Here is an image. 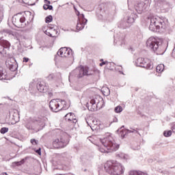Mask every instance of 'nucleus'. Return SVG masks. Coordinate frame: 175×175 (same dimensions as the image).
I'll use <instances>...</instances> for the list:
<instances>
[{
	"label": "nucleus",
	"mask_w": 175,
	"mask_h": 175,
	"mask_svg": "<svg viewBox=\"0 0 175 175\" xmlns=\"http://www.w3.org/2000/svg\"><path fill=\"white\" fill-rule=\"evenodd\" d=\"M36 152L38 154V155H42V148H39L38 150H36Z\"/></svg>",
	"instance_id": "35"
},
{
	"label": "nucleus",
	"mask_w": 175,
	"mask_h": 175,
	"mask_svg": "<svg viewBox=\"0 0 175 175\" xmlns=\"http://www.w3.org/2000/svg\"><path fill=\"white\" fill-rule=\"evenodd\" d=\"M131 130L129 129H126V132L124 135H121L122 137H125V135H128V133H137L138 135H140L139 131H137V129H132L131 128Z\"/></svg>",
	"instance_id": "20"
},
{
	"label": "nucleus",
	"mask_w": 175,
	"mask_h": 175,
	"mask_svg": "<svg viewBox=\"0 0 175 175\" xmlns=\"http://www.w3.org/2000/svg\"><path fill=\"white\" fill-rule=\"evenodd\" d=\"M95 103H96V100H95V98H93L90 100V104L92 105V106H94Z\"/></svg>",
	"instance_id": "36"
},
{
	"label": "nucleus",
	"mask_w": 175,
	"mask_h": 175,
	"mask_svg": "<svg viewBox=\"0 0 175 175\" xmlns=\"http://www.w3.org/2000/svg\"><path fill=\"white\" fill-rule=\"evenodd\" d=\"M172 130L173 131L174 133H175V124L174 126H172Z\"/></svg>",
	"instance_id": "45"
},
{
	"label": "nucleus",
	"mask_w": 175,
	"mask_h": 175,
	"mask_svg": "<svg viewBox=\"0 0 175 175\" xmlns=\"http://www.w3.org/2000/svg\"><path fill=\"white\" fill-rule=\"evenodd\" d=\"M114 110L116 113H121V111H122V107L118 105L116 107H115Z\"/></svg>",
	"instance_id": "30"
},
{
	"label": "nucleus",
	"mask_w": 175,
	"mask_h": 175,
	"mask_svg": "<svg viewBox=\"0 0 175 175\" xmlns=\"http://www.w3.org/2000/svg\"><path fill=\"white\" fill-rule=\"evenodd\" d=\"M77 16H79V20H81V18H80V16H81V14H80V12H78Z\"/></svg>",
	"instance_id": "46"
},
{
	"label": "nucleus",
	"mask_w": 175,
	"mask_h": 175,
	"mask_svg": "<svg viewBox=\"0 0 175 175\" xmlns=\"http://www.w3.org/2000/svg\"><path fill=\"white\" fill-rule=\"evenodd\" d=\"M100 141L102 143L103 146H104V147L106 148L108 150H106L103 148H98V150L100 152H113L114 151H117V150L120 148V144L116 143V141L111 135H109L108 137L103 139H100Z\"/></svg>",
	"instance_id": "2"
},
{
	"label": "nucleus",
	"mask_w": 175,
	"mask_h": 175,
	"mask_svg": "<svg viewBox=\"0 0 175 175\" xmlns=\"http://www.w3.org/2000/svg\"><path fill=\"white\" fill-rule=\"evenodd\" d=\"M0 175H8V173H6V172H3V173H1Z\"/></svg>",
	"instance_id": "47"
},
{
	"label": "nucleus",
	"mask_w": 175,
	"mask_h": 175,
	"mask_svg": "<svg viewBox=\"0 0 175 175\" xmlns=\"http://www.w3.org/2000/svg\"><path fill=\"white\" fill-rule=\"evenodd\" d=\"M83 159H86L87 161H91L94 157L91 154H85L82 157Z\"/></svg>",
	"instance_id": "27"
},
{
	"label": "nucleus",
	"mask_w": 175,
	"mask_h": 175,
	"mask_svg": "<svg viewBox=\"0 0 175 175\" xmlns=\"http://www.w3.org/2000/svg\"><path fill=\"white\" fill-rule=\"evenodd\" d=\"M105 91H107V93L106 92L102 90L103 93V94L105 96H107L108 95H110V89H109L108 88H105Z\"/></svg>",
	"instance_id": "31"
},
{
	"label": "nucleus",
	"mask_w": 175,
	"mask_h": 175,
	"mask_svg": "<svg viewBox=\"0 0 175 175\" xmlns=\"http://www.w3.org/2000/svg\"><path fill=\"white\" fill-rule=\"evenodd\" d=\"M146 44V47L150 49V50H152V51H154V53H156V54H161L158 53L159 46H161V42L159 39L154 37H150L147 40Z\"/></svg>",
	"instance_id": "4"
},
{
	"label": "nucleus",
	"mask_w": 175,
	"mask_h": 175,
	"mask_svg": "<svg viewBox=\"0 0 175 175\" xmlns=\"http://www.w3.org/2000/svg\"><path fill=\"white\" fill-rule=\"evenodd\" d=\"M0 46L3 48V50H5V49L9 50V49H10V42L7 40L3 39V37H2L0 38Z\"/></svg>",
	"instance_id": "15"
},
{
	"label": "nucleus",
	"mask_w": 175,
	"mask_h": 175,
	"mask_svg": "<svg viewBox=\"0 0 175 175\" xmlns=\"http://www.w3.org/2000/svg\"><path fill=\"white\" fill-rule=\"evenodd\" d=\"M49 95H52V94H51V93H50V94H49Z\"/></svg>",
	"instance_id": "52"
},
{
	"label": "nucleus",
	"mask_w": 175,
	"mask_h": 175,
	"mask_svg": "<svg viewBox=\"0 0 175 175\" xmlns=\"http://www.w3.org/2000/svg\"><path fill=\"white\" fill-rule=\"evenodd\" d=\"M36 87L37 90L40 92H46V91H49V86L47 85V84H46V83L43 81L38 82Z\"/></svg>",
	"instance_id": "13"
},
{
	"label": "nucleus",
	"mask_w": 175,
	"mask_h": 175,
	"mask_svg": "<svg viewBox=\"0 0 175 175\" xmlns=\"http://www.w3.org/2000/svg\"><path fill=\"white\" fill-rule=\"evenodd\" d=\"M80 18H81V19H78V23H77V31H81V29H83L84 26L88 22V20H87V18H85L84 17L83 14H81Z\"/></svg>",
	"instance_id": "11"
},
{
	"label": "nucleus",
	"mask_w": 175,
	"mask_h": 175,
	"mask_svg": "<svg viewBox=\"0 0 175 175\" xmlns=\"http://www.w3.org/2000/svg\"><path fill=\"white\" fill-rule=\"evenodd\" d=\"M165 69V65H163V64H159L157 67H156V71L158 73H161L162 72H163V70Z\"/></svg>",
	"instance_id": "21"
},
{
	"label": "nucleus",
	"mask_w": 175,
	"mask_h": 175,
	"mask_svg": "<svg viewBox=\"0 0 175 175\" xmlns=\"http://www.w3.org/2000/svg\"><path fill=\"white\" fill-rule=\"evenodd\" d=\"M17 21H15V24H16L15 27H17L18 28H23V25H20V24H23V23H25V17L22 16L19 19L18 18Z\"/></svg>",
	"instance_id": "17"
},
{
	"label": "nucleus",
	"mask_w": 175,
	"mask_h": 175,
	"mask_svg": "<svg viewBox=\"0 0 175 175\" xmlns=\"http://www.w3.org/2000/svg\"><path fill=\"white\" fill-rule=\"evenodd\" d=\"M45 33L46 35H48V36H50V38H53V34H51L50 32L46 31Z\"/></svg>",
	"instance_id": "38"
},
{
	"label": "nucleus",
	"mask_w": 175,
	"mask_h": 175,
	"mask_svg": "<svg viewBox=\"0 0 175 175\" xmlns=\"http://www.w3.org/2000/svg\"><path fill=\"white\" fill-rule=\"evenodd\" d=\"M118 28H122V29H126V28H129L131 25L128 23V22L121 21L118 25Z\"/></svg>",
	"instance_id": "19"
},
{
	"label": "nucleus",
	"mask_w": 175,
	"mask_h": 175,
	"mask_svg": "<svg viewBox=\"0 0 175 175\" xmlns=\"http://www.w3.org/2000/svg\"><path fill=\"white\" fill-rule=\"evenodd\" d=\"M57 55H60L62 58L69 57L73 55V51L70 48L63 47L58 51Z\"/></svg>",
	"instance_id": "8"
},
{
	"label": "nucleus",
	"mask_w": 175,
	"mask_h": 175,
	"mask_svg": "<svg viewBox=\"0 0 175 175\" xmlns=\"http://www.w3.org/2000/svg\"><path fill=\"white\" fill-rule=\"evenodd\" d=\"M137 18V14L136 13H131L129 16L127 18V24H133L135 23V21Z\"/></svg>",
	"instance_id": "16"
},
{
	"label": "nucleus",
	"mask_w": 175,
	"mask_h": 175,
	"mask_svg": "<svg viewBox=\"0 0 175 175\" xmlns=\"http://www.w3.org/2000/svg\"><path fill=\"white\" fill-rule=\"evenodd\" d=\"M30 142L33 146H38V143H39V142L35 139H31Z\"/></svg>",
	"instance_id": "32"
},
{
	"label": "nucleus",
	"mask_w": 175,
	"mask_h": 175,
	"mask_svg": "<svg viewBox=\"0 0 175 175\" xmlns=\"http://www.w3.org/2000/svg\"><path fill=\"white\" fill-rule=\"evenodd\" d=\"M44 3H46V5H50V3H51V2L49 0H44Z\"/></svg>",
	"instance_id": "40"
},
{
	"label": "nucleus",
	"mask_w": 175,
	"mask_h": 175,
	"mask_svg": "<svg viewBox=\"0 0 175 175\" xmlns=\"http://www.w3.org/2000/svg\"><path fill=\"white\" fill-rule=\"evenodd\" d=\"M172 55L174 58H175V51L174 50L172 51Z\"/></svg>",
	"instance_id": "43"
},
{
	"label": "nucleus",
	"mask_w": 175,
	"mask_h": 175,
	"mask_svg": "<svg viewBox=\"0 0 175 175\" xmlns=\"http://www.w3.org/2000/svg\"><path fill=\"white\" fill-rule=\"evenodd\" d=\"M5 65L11 72H16L17 70V66H16V64L12 62V61L10 59L7 60L5 62Z\"/></svg>",
	"instance_id": "14"
},
{
	"label": "nucleus",
	"mask_w": 175,
	"mask_h": 175,
	"mask_svg": "<svg viewBox=\"0 0 175 175\" xmlns=\"http://www.w3.org/2000/svg\"><path fill=\"white\" fill-rule=\"evenodd\" d=\"M54 77H55V76L54 75V74H50V75L47 77V79H48V80H54Z\"/></svg>",
	"instance_id": "33"
},
{
	"label": "nucleus",
	"mask_w": 175,
	"mask_h": 175,
	"mask_svg": "<svg viewBox=\"0 0 175 175\" xmlns=\"http://www.w3.org/2000/svg\"><path fill=\"white\" fill-rule=\"evenodd\" d=\"M167 28V24L165 23L163 19L159 16H153L150 18V25L149 26L150 31L155 32L157 29H161V31H165Z\"/></svg>",
	"instance_id": "3"
},
{
	"label": "nucleus",
	"mask_w": 175,
	"mask_h": 175,
	"mask_svg": "<svg viewBox=\"0 0 175 175\" xmlns=\"http://www.w3.org/2000/svg\"><path fill=\"white\" fill-rule=\"evenodd\" d=\"M113 122H118V119L117 118H115L113 119Z\"/></svg>",
	"instance_id": "44"
},
{
	"label": "nucleus",
	"mask_w": 175,
	"mask_h": 175,
	"mask_svg": "<svg viewBox=\"0 0 175 175\" xmlns=\"http://www.w3.org/2000/svg\"><path fill=\"white\" fill-rule=\"evenodd\" d=\"M61 102L62 105H64V106H66V101H65L64 100H62Z\"/></svg>",
	"instance_id": "42"
},
{
	"label": "nucleus",
	"mask_w": 175,
	"mask_h": 175,
	"mask_svg": "<svg viewBox=\"0 0 175 175\" xmlns=\"http://www.w3.org/2000/svg\"><path fill=\"white\" fill-rule=\"evenodd\" d=\"M120 72L122 73V75H124V72H121V71H120Z\"/></svg>",
	"instance_id": "48"
},
{
	"label": "nucleus",
	"mask_w": 175,
	"mask_h": 175,
	"mask_svg": "<svg viewBox=\"0 0 175 175\" xmlns=\"http://www.w3.org/2000/svg\"><path fill=\"white\" fill-rule=\"evenodd\" d=\"M0 53H2V51H0Z\"/></svg>",
	"instance_id": "53"
},
{
	"label": "nucleus",
	"mask_w": 175,
	"mask_h": 175,
	"mask_svg": "<svg viewBox=\"0 0 175 175\" xmlns=\"http://www.w3.org/2000/svg\"><path fill=\"white\" fill-rule=\"evenodd\" d=\"M87 124H88V125H90V124L88 123V122H87Z\"/></svg>",
	"instance_id": "50"
},
{
	"label": "nucleus",
	"mask_w": 175,
	"mask_h": 175,
	"mask_svg": "<svg viewBox=\"0 0 175 175\" xmlns=\"http://www.w3.org/2000/svg\"><path fill=\"white\" fill-rule=\"evenodd\" d=\"M104 169L108 174L121 175L124 174L125 167L116 161H109L104 165Z\"/></svg>",
	"instance_id": "1"
},
{
	"label": "nucleus",
	"mask_w": 175,
	"mask_h": 175,
	"mask_svg": "<svg viewBox=\"0 0 175 175\" xmlns=\"http://www.w3.org/2000/svg\"><path fill=\"white\" fill-rule=\"evenodd\" d=\"M48 10H53V5H48Z\"/></svg>",
	"instance_id": "41"
},
{
	"label": "nucleus",
	"mask_w": 175,
	"mask_h": 175,
	"mask_svg": "<svg viewBox=\"0 0 175 175\" xmlns=\"http://www.w3.org/2000/svg\"><path fill=\"white\" fill-rule=\"evenodd\" d=\"M68 140L65 139L64 137H60L55 139L53 142V146L55 148H64L68 146Z\"/></svg>",
	"instance_id": "7"
},
{
	"label": "nucleus",
	"mask_w": 175,
	"mask_h": 175,
	"mask_svg": "<svg viewBox=\"0 0 175 175\" xmlns=\"http://www.w3.org/2000/svg\"><path fill=\"white\" fill-rule=\"evenodd\" d=\"M100 61L102 62L101 63H100V66H103V65H107V66H108L109 68H110V65H111V63L105 61H103V59H101Z\"/></svg>",
	"instance_id": "25"
},
{
	"label": "nucleus",
	"mask_w": 175,
	"mask_h": 175,
	"mask_svg": "<svg viewBox=\"0 0 175 175\" xmlns=\"http://www.w3.org/2000/svg\"><path fill=\"white\" fill-rule=\"evenodd\" d=\"M124 126H122L121 128H120V129H122V128H124Z\"/></svg>",
	"instance_id": "49"
},
{
	"label": "nucleus",
	"mask_w": 175,
	"mask_h": 175,
	"mask_svg": "<svg viewBox=\"0 0 175 175\" xmlns=\"http://www.w3.org/2000/svg\"><path fill=\"white\" fill-rule=\"evenodd\" d=\"M129 175H147V174L140 171H131Z\"/></svg>",
	"instance_id": "22"
},
{
	"label": "nucleus",
	"mask_w": 175,
	"mask_h": 175,
	"mask_svg": "<svg viewBox=\"0 0 175 175\" xmlns=\"http://www.w3.org/2000/svg\"><path fill=\"white\" fill-rule=\"evenodd\" d=\"M49 107L51 111L54 113H58L60 110H62V108L59 107V103H58V100H51L49 102Z\"/></svg>",
	"instance_id": "9"
},
{
	"label": "nucleus",
	"mask_w": 175,
	"mask_h": 175,
	"mask_svg": "<svg viewBox=\"0 0 175 175\" xmlns=\"http://www.w3.org/2000/svg\"><path fill=\"white\" fill-rule=\"evenodd\" d=\"M14 114H15V116L13 115L12 120L16 121V122H18V119H17V118H20V115L18 114V111L15 110Z\"/></svg>",
	"instance_id": "24"
},
{
	"label": "nucleus",
	"mask_w": 175,
	"mask_h": 175,
	"mask_svg": "<svg viewBox=\"0 0 175 175\" xmlns=\"http://www.w3.org/2000/svg\"><path fill=\"white\" fill-rule=\"evenodd\" d=\"M135 65L136 66H139V68H144L145 69H149L150 70L154 68V65H152L151 60L143 57L137 59Z\"/></svg>",
	"instance_id": "5"
},
{
	"label": "nucleus",
	"mask_w": 175,
	"mask_h": 175,
	"mask_svg": "<svg viewBox=\"0 0 175 175\" xmlns=\"http://www.w3.org/2000/svg\"><path fill=\"white\" fill-rule=\"evenodd\" d=\"M150 162H152V159H150Z\"/></svg>",
	"instance_id": "51"
},
{
	"label": "nucleus",
	"mask_w": 175,
	"mask_h": 175,
	"mask_svg": "<svg viewBox=\"0 0 175 175\" xmlns=\"http://www.w3.org/2000/svg\"><path fill=\"white\" fill-rule=\"evenodd\" d=\"M72 75H75V76L79 79H81V77H83V76H90V74L88 73V68L84 67L74 70L70 74V76H72Z\"/></svg>",
	"instance_id": "6"
},
{
	"label": "nucleus",
	"mask_w": 175,
	"mask_h": 175,
	"mask_svg": "<svg viewBox=\"0 0 175 175\" xmlns=\"http://www.w3.org/2000/svg\"><path fill=\"white\" fill-rule=\"evenodd\" d=\"M25 161H27V158L23 159L20 161H16L14 162V165H16V166H21V165H23V163H25Z\"/></svg>",
	"instance_id": "23"
},
{
	"label": "nucleus",
	"mask_w": 175,
	"mask_h": 175,
	"mask_svg": "<svg viewBox=\"0 0 175 175\" xmlns=\"http://www.w3.org/2000/svg\"><path fill=\"white\" fill-rule=\"evenodd\" d=\"M51 21H53V16L49 15L48 16L46 17L45 18V23H46L47 24H49V23H51Z\"/></svg>",
	"instance_id": "29"
},
{
	"label": "nucleus",
	"mask_w": 175,
	"mask_h": 175,
	"mask_svg": "<svg viewBox=\"0 0 175 175\" xmlns=\"http://www.w3.org/2000/svg\"><path fill=\"white\" fill-rule=\"evenodd\" d=\"M117 157H118V158H121V159H125V154L124 153H120L117 154Z\"/></svg>",
	"instance_id": "34"
},
{
	"label": "nucleus",
	"mask_w": 175,
	"mask_h": 175,
	"mask_svg": "<svg viewBox=\"0 0 175 175\" xmlns=\"http://www.w3.org/2000/svg\"><path fill=\"white\" fill-rule=\"evenodd\" d=\"M28 61H29L28 57H23V62H28Z\"/></svg>",
	"instance_id": "39"
},
{
	"label": "nucleus",
	"mask_w": 175,
	"mask_h": 175,
	"mask_svg": "<svg viewBox=\"0 0 175 175\" xmlns=\"http://www.w3.org/2000/svg\"><path fill=\"white\" fill-rule=\"evenodd\" d=\"M49 4H44V5H43V9H44V10H49Z\"/></svg>",
	"instance_id": "37"
},
{
	"label": "nucleus",
	"mask_w": 175,
	"mask_h": 175,
	"mask_svg": "<svg viewBox=\"0 0 175 175\" xmlns=\"http://www.w3.org/2000/svg\"><path fill=\"white\" fill-rule=\"evenodd\" d=\"M0 80H8V74L2 67H0Z\"/></svg>",
	"instance_id": "18"
},
{
	"label": "nucleus",
	"mask_w": 175,
	"mask_h": 175,
	"mask_svg": "<svg viewBox=\"0 0 175 175\" xmlns=\"http://www.w3.org/2000/svg\"><path fill=\"white\" fill-rule=\"evenodd\" d=\"M135 10L138 14H142L145 10H148V3L140 2L135 6Z\"/></svg>",
	"instance_id": "10"
},
{
	"label": "nucleus",
	"mask_w": 175,
	"mask_h": 175,
	"mask_svg": "<svg viewBox=\"0 0 175 175\" xmlns=\"http://www.w3.org/2000/svg\"><path fill=\"white\" fill-rule=\"evenodd\" d=\"M163 136H165V137H170V136H172V131H165L163 132Z\"/></svg>",
	"instance_id": "28"
},
{
	"label": "nucleus",
	"mask_w": 175,
	"mask_h": 175,
	"mask_svg": "<svg viewBox=\"0 0 175 175\" xmlns=\"http://www.w3.org/2000/svg\"><path fill=\"white\" fill-rule=\"evenodd\" d=\"M8 132H9V128L8 127H2L0 129V133L1 135H5V133H8Z\"/></svg>",
	"instance_id": "26"
},
{
	"label": "nucleus",
	"mask_w": 175,
	"mask_h": 175,
	"mask_svg": "<svg viewBox=\"0 0 175 175\" xmlns=\"http://www.w3.org/2000/svg\"><path fill=\"white\" fill-rule=\"evenodd\" d=\"M65 120L68 121L70 124H72V125H75L77 122V119L75 118V113H68L64 116Z\"/></svg>",
	"instance_id": "12"
},
{
	"label": "nucleus",
	"mask_w": 175,
	"mask_h": 175,
	"mask_svg": "<svg viewBox=\"0 0 175 175\" xmlns=\"http://www.w3.org/2000/svg\"><path fill=\"white\" fill-rule=\"evenodd\" d=\"M0 21H1V18H0Z\"/></svg>",
	"instance_id": "54"
}]
</instances>
